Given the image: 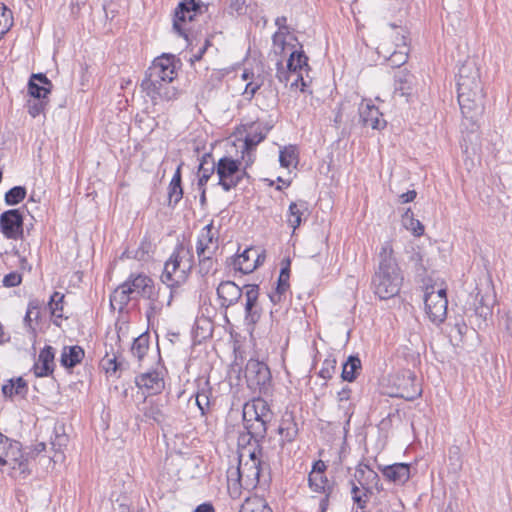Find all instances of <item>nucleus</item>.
I'll use <instances>...</instances> for the list:
<instances>
[{
	"mask_svg": "<svg viewBox=\"0 0 512 512\" xmlns=\"http://www.w3.org/2000/svg\"><path fill=\"white\" fill-rule=\"evenodd\" d=\"M362 370V363L358 355H350L342 365L341 378L343 381L353 382Z\"/></svg>",
	"mask_w": 512,
	"mask_h": 512,
	"instance_id": "35",
	"label": "nucleus"
},
{
	"mask_svg": "<svg viewBox=\"0 0 512 512\" xmlns=\"http://www.w3.org/2000/svg\"><path fill=\"white\" fill-rule=\"evenodd\" d=\"M55 349L46 345L39 353L38 363L34 364L33 371L36 377H48L53 374L55 363Z\"/></svg>",
	"mask_w": 512,
	"mask_h": 512,
	"instance_id": "24",
	"label": "nucleus"
},
{
	"mask_svg": "<svg viewBox=\"0 0 512 512\" xmlns=\"http://www.w3.org/2000/svg\"><path fill=\"white\" fill-rule=\"evenodd\" d=\"M63 302H64V294L60 292H54L50 296V300L48 302V307L50 309V313L52 317L62 318L63 314Z\"/></svg>",
	"mask_w": 512,
	"mask_h": 512,
	"instance_id": "46",
	"label": "nucleus"
},
{
	"mask_svg": "<svg viewBox=\"0 0 512 512\" xmlns=\"http://www.w3.org/2000/svg\"><path fill=\"white\" fill-rule=\"evenodd\" d=\"M216 172V161L211 153H206L202 156L198 167V188L205 187L208 180Z\"/></svg>",
	"mask_w": 512,
	"mask_h": 512,
	"instance_id": "32",
	"label": "nucleus"
},
{
	"mask_svg": "<svg viewBox=\"0 0 512 512\" xmlns=\"http://www.w3.org/2000/svg\"><path fill=\"white\" fill-rule=\"evenodd\" d=\"M211 390L210 388H203L199 390L196 397V405L200 410L202 416L208 414L210 410L211 400H210Z\"/></svg>",
	"mask_w": 512,
	"mask_h": 512,
	"instance_id": "44",
	"label": "nucleus"
},
{
	"mask_svg": "<svg viewBox=\"0 0 512 512\" xmlns=\"http://www.w3.org/2000/svg\"><path fill=\"white\" fill-rule=\"evenodd\" d=\"M106 362L107 363H104L103 365L107 373H115L117 370L122 368V363L118 362L116 357L108 359Z\"/></svg>",
	"mask_w": 512,
	"mask_h": 512,
	"instance_id": "61",
	"label": "nucleus"
},
{
	"mask_svg": "<svg viewBox=\"0 0 512 512\" xmlns=\"http://www.w3.org/2000/svg\"><path fill=\"white\" fill-rule=\"evenodd\" d=\"M68 443V437L62 433V434H59L56 432L55 434V437L53 439H51V446H52V449L55 451V457L57 456L58 453H60L62 451V448L65 447Z\"/></svg>",
	"mask_w": 512,
	"mask_h": 512,
	"instance_id": "57",
	"label": "nucleus"
},
{
	"mask_svg": "<svg viewBox=\"0 0 512 512\" xmlns=\"http://www.w3.org/2000/svg\"><path fill=\"white\" fill-rule=\"evenodd\" d=\"M286 67L290 72H293L296 75V78L291 83V87L298 88L300 85V91L305 92L306 82L304 81L302 75L299 73L304 67H308V57L304 51H293L287 60Z\"/></svg>",
	"mask_w": 512,
	"mask_h": 512,
	"instance_id": "19",
	"label": "nucleus"
},
{
	"mask_svg": "<svg viewBox=\"0 0 512 512\" xmlns=\"http://www.w3.org/2000/svg\"><path fill=\"white\" fill-rule=\"evenodd\" d=\"M308 485L316 493L328 492L334 488V483H330L328 478L322 474L309 473Z\"/></svg>",
	"mask_w": 512,
	"mask_h": 512,
	"instance_id": "40",
	"label": "nucleus"
},
{
	"mask_svg": "<svg viewBox=\"0 0 512 512\" xmlns=\"http://www.w3.org/2000/svg\"><path fill=\"white\" fill-rule=\"evenodd\" d=\"M242 418L243 421L248 422L252 420H263L264 422H271L273 418V412L265 400L256 398L244 404Z\"/></svg>",
	"mask_w": 512,
	"mask_h": 512,
	"instance_id": "14",
	"label": "nucleus"
},
{
	"mask_svg": "<svg viewBox=\"0 0 512 512\" xmlns=\"http://www.w3.org/2000/svg\"><path fill=\"white\" fill-rule=\"evenodd\" d=\"M239 512H273L264 498L259 496L248 497Z\"/></svg>",
	"mask_w": 512,
	"mask_h": 512,
	"instance_id": "41",
	"label": "nucleus"
},
{
	"mask_svg": "<svg viewBox=\"0 0 512 512\" xmlns=\"http://www.w3.org/2000/svg\"><path fill=\"white\" fill-rule=\"evenodd\" d=\"M449 461L450 464L453 466L454 471H458L461 469L462 461L459 447L455 446L449 450Z\"/></svg>",
	"mask_w": 512,
	"mask_h": 512,
	"instance_id": "59",
	"label": "nucleus"
},
{
	"mask_svg": "<svg viewBox=\"0 0 512 512\" xmlns=\"http://www.w3.org/2000/svg\"><path fill=\"white\" fill-rule=\"evenodd\" d=\"M217 298L221 308H229L238 303L244 294V286L240 288L233 281H222L217 287Z\"/></svg>",
	"mask_w": 512,
	"mask_h": 512,
	"instance_id": "15",
	"label": "nucleus"
},
{
	"mask_svg": "<svg viewBox=\"0 0 512 512\" xmlns=\"http://www.w3.org/2000/svg\"><path fill=\"white\" fill-rule=\"evenodd\" d=\"M213 254H202L199 258V272L207 275L213 269Z\"/></svg>",
	"mask_w": 512,
	"mask_h": 512,
	"instance_id": "54",
	"label": "nucleus"
},
{
	"mask_svg": "<svg viewBox=\"0 0 512 512\" xmlns=\"http://www.w3.org/2000/svg\"><path fill=\"white\" fill-rule=\"evenodd\" d=\"M259 291L260 288L257 284L244 285V321L247 325L252 327L260 321L262 316V307L259 303Z\"/></svg>",
	"mask_w": 512,
	"mask_h": 512,
	"instance_id": "11",
	"label": "nucleus"
},
{
	"mask_svg": "<svg viewBox=\"0 0 512 512\" xmlns=\"http://www.w3.org/2000/svg\"><path fill=\"white\" fill-rule=\"evenodd\" d=\"M240 160L223 156L216 162V185L221 186L225 192L235 189L245 177H249L245 168L241 167Z\"/></svg>",
	"mask_w": 512,
	"mask_h": 512,
	"instance_id": "5",
	"label": "nucleus"
},
{
	"mask_svg": "<svg viewBox=\"0 0 512 512\" xmlns=\"http://www.w3.org/2000/svg\"><path fill=\"white\" fill-rule=\"evenodd\" d=\"M298 154L295 146L289 145L280 150L279 162L284 168H289L294 161H297Z\"/></svg>",
	"mask_w": 512,
	"mask_h": 512,
	"instance_id": "48",
	"label": "nucleus"
},
{
	"mask_svg": "<svg viewBox=\"0 0 512 512\" xmlns=\"http://www.w3.org/2000/svg\"><path fill=\"white\" fill-rule=\"evenodd\" d=\"M277 432L281 436V447H283L286 443L293 442L296 439L298 435V426L293 413L285 412V414L282 416Z\"/></svg>",
	"mask_w": 512,
	"mask_h": 512,
	"instance_id": "29",
	"label": "nucleus"
},
{
	"mask_svg": "<svg viewBox=\"0 0 512 512\" xmlns=\"http://www.w3.org/2000/svg\"><path fill=\"white\" fill-rule=\"evenodd\" d=\"M402 220L406 229L411 230L415 236L423 235L424 226L419 220L413 218V213L410 209H407L403 214Z\"/></svg>",
	"mask_w": 512,
	"mask_h": 512,
	"instance_id": "43",
	"label": "nucleus"
},
{
	"mask_svg": "<svg viewBox=\"0 0 512 512\" xmlns=\"http://www.w3.org/2000/svg\"><path fill=\"white\" fill-rule=\"evenodd\" d=\"M46 105L47 101L45 99L33 98V100H29L27 103L28 113L35 118L44 112Z\"/></svg>",
	"mask_w": 512,
	"mask_h": 512,
	"instance_id": "52",
	"label": "nucleus"
},
{
	"mask_svg": "<svg viewBox=\"0 0 512 512\" xmlns=\"http://www.w3.org/2000/svg\"><path fill=\"white\" fill-rule=\"evenodd\" d=\"M308 211L306 201L291 202L288 209V224L295 230L302 223L304 214Z\"/></svg>",
	"mask_w": 512,
	"mask_h": 512,
	"instance_id": "37",
	"label": "nucleus"
},
{
	"mask_svg": "<svg viewBox=\"0 0 512 512\" xmlns=\"http://www.w3.org/2000/svg\"><path fill=\"white\" fill-rule=\"evenodd\" d=\"M289 277L290 263L287 262L286 266H283L280 270V275L277 280L276 289L279 291H287L289 289Z\"/></svg>",
	"mask_w": 512,
	"mask_h": 512,
	"instance_id": "51",
	"label": "nucleus"
},
{
	"mask_svg": "<svg viewBox=\"0 0 512 512\" xmlns=\"http://www.w3.org/2000/svg\"><path fill=\"white\" fill-rule=\"evenodd\" d=\"M378 257L379 264L372 277L371 287L380 300H388L399 294L403 275L390 242L382 245Z\"/></svg>",
	"mask_w": 512,
	"mask_h": 512,
	"instance_id": "2",
	"label": "nucleus"
},
{
	"mask_svg": "<svg viewBox=\"0 0 512 512\" xmlns=\"http://www.w3.org/2000/svg\"><path fill=\"white\" fill-rule=\"evenodd\" d=\"M24 217L20 209H10L0 215V231L7 239L23 237Z\"/></svg>",
	"mask_w": 512,
	"mask_h": 512,
	"instance_id": "12",
	"label": "nucleus"
},
{
	"mask_svg": "<svg viewBox=\"0 0 512 512\" xmlns=\"http://www.w3.org/2000/svg\"><path fill=\"white\" fill-rule=\"evenodd\" d=\"M272 127L273 125L269 122H262L259 120L249 123L247 125L246 136L244 140L245 149H254L266 138Z\"/></svg>",
	"mask_w": 512,
	"mask_h": 512,
	"instance_id": "21",
	"label": "nucleus"
},
{
	"mask_svg": "<svg viewBox=\"0 0 512 512\" xmlns=\"http://www.w3.org/2000/svg\"><path fill=\"white\" fill-rule=\"evenodd\" d=\"M360 121L363 126L381 130L386 126L382 113L371 101L362 102L359 106Z\"/></svg>",
	"mask_w": 512,
	"mask_h": 512,
	"instance_id": "20",
	"label": "nucleus"
},
{
	"mask_svg": "<svg viewBox=\"0 0 512 512\" xmlns=\"http://www.w3.org/2000/svg\"><path fill=\"white\" fill-rule=\"evenodd\" d=\"M262 452L254 449L249 451L248 460L239 456L238 466L228 470V480H235L240 487L250 490L258 485H269L271 482L270 466L262 461Z\"/></svg>",
	"mask_w": 512,
	"mask_h": 512,
	"instance_id": "3",
	"label": "nucleus"
},
{
	"mask_svg": "<svg viewBox=\"0 0 512 512\" xmlns=\"http://www.w3.org/2000/svg\"><path fill=\"white\" fill-rule=\"evenodd\" d=\"M354 480L362 487L364 490V496L367 497L372 494V487L374 486L378 491L382 488H379L380 478L379 475L369 467V465L364 463H359L355 469Z\"/></svg>",
	"mask_w": 512,
	"mask_h": 512,
	"instance_id": "18",
	"label": "nucleus"
},
{
	"mask_svg": "<svg viewBox=\"0 0 512 512\" xmlns=\"http://www.w3.org/2000/svg\"><path fill=\"white\" fill-rule=\"evenodd\" d=\"M150 249L151 242L147 238H144L141 241L138 251L136 252L135 258L143 259L144 255L150 252Z\"/></svg>",
	"mask_w": 512,
	"mask_h": 512,
	"instance_id": "60",
	"label": "nucleus"
},
{
	"mask_svg": "<svg viewBox=\"0 0 512 512\" xmlns=\"http://www.w3.org/2000/svg\"><path fill=\"white\" fill-rule=\"evenodd\" d=\"M149 349V334L147 332L142 333L134 339L131 346V353L138 360H142L147 354Z\"/></svg>",
	"mask_w": 512,
	"mask_h": 512,
	"instance_id": "42",
	"label": "nucleus"
},
{
	"mask_svg": "<svg viewBox=\"0 0 512 512\" xmlns=\"http://www.w3.org/2000/svg\"><path fill=\"white\" fill-rule=\"evenodd\" d=\"M9 465L12 469H18L21 473H25L28 469L27 459L21 452V444L18 441H9L5 453L0 460V466Z\"/></svg>",
	"mask_w": 512,
	"mask_h": 512,
	"instance_id": "17",
	"label": "nucleus"
},
{
	"mask_svg": "<svg viewBox=\"0 0 512 512\" xmlns=\"http://www.w3.org/2000/svg\"><path fill=\"white\" fill-rule=\"evenodd\" d=\"M253 256H256V248H246L237 256L229 258L227 260V265L242 274L252 273L256 269V264L253 262Z\"/></svg>",
	"mask_w": 512,
	"mask_h": 512,
	"instance_id": "25",
	"label": "nucleus"
},
{
	"mask_svg": "<svg viewBox=\"0 0 512 512\" xmlns=\"http://www.w3.org/2000/svg\"><path fill=\"white\" fill-rule=\"evenodd\" d=\"M194 265L192 250L178 243L170 258L164 265L161 280L168 288L179 286L187 279L188 273Z\"/></svg>",
	"mask_w": 512,
	"mask_h": 512,
	"instance_id": "4",
	"label": "nucleus"
},
{
	"mask_svg": "<svg viewBox=\"0 0 512 512\" xmlns=\"http://www.w3.org/2000/svg\"><path fill=\"white\" fill-rule=\"evenodd\" d=\"M336 364L337 361L333 357L326 358L323 363L322 367L318 373L319 377H321L324 380H329L332 378L333 374L336 370Z\"/></svg>",
	"mask_w": 512,
	"mask_h": 512,
	"instance_id": "49",
	"label": "nucleus"
},
{
	"mask_svg": "<svg viewBox=\"0 0 512 512\" xmlns=\"http://www.w3.org/2000/svg\"><path fill=\"white\" fill-rule=\"evenodd\" d=\"M183 198L181 165H179L168 186V203L170 208H175Z\"/></svg>",
	"mask_w": 512,
	"mask_h": 512,
	"instance_id": "33",
	"label": "nucleus"
},
{
	"mask_svg": "<svg viewBox=\"0 0 512 512\" xmlns=\"http://www.w3.org/2000/svg\"><path fill=\"white\" fill-rule=\"evenodd\" d=\"M144 417L152 420L158 425H162L167 420V413L165 411V404L159 401H151L144 409Z\"/></svg>",
	"mask_w": 512,
	"mask_h": 512,
	"instance_id": "36",
	"label": "nucleus"
},
{
	"mask_svg": "<svg viewBox=\"0 0 512 512\" xmlns=\"http://www.w3.org/2000/svg\"><path fill=\"white\" fill-rule=\"evenodd\" d=\"M351 494L353 502L357 505V507L361 510H363L368 502V496H364V492L360 493V488L358 485L354 482V480L351 481Z\"/></svg>",
	"mask_w": 512,
	"mask_h": 512,
	"instance_id": "50",
	"label": "nucleus"
},
{
	"mask_svg": "<svg viewBox=\"0 0 512 512\" xmlns=\"http://www.w3.org/2000/svg\"><path fill=\"white\" fill-rule=\"evenodd\" d=\"M458 103L463 118L464 125L470 127L472 132L479 128V120L484 113L485 93L482 94H457Z\"/></svg>",
	"mask_w": 512,
	"mask_h": 512,
	"instance_id": "9",
	"label": "nucleus"
},
{
	"mask_svg": "<svg viewBox=\"0 0 512 512\" xmlns=\"http://www.w3.org/2000/svg\"><path fill=\"white\" fill-rule=\"evenodd\" d=\"M84 356L85 351L81 346H64L61 351L60 364L66 369H72L81 363Z\"/></svg>",
	"mask_w": 512,
	"mask_h": 512,
	"instance_id": "31",
	"label": "nucleus"
},
{
	"mask_svg": "<svg viewBox=\"0 0 512 512\" xmlns=\"http://www.w3.org/2000/svg\"><path fill=\"white\" fill-rule=\"evenodd\" d=\"M132 299H135V296H132L130 287L124 281L110 295V304L113 309L117 306L119 311H123Z\"/></svg>",
	"mask_w": 512,
	"mask_h": 512,
	"instance_id": "34",
	"label": "nucleus"
},
{
	"mask_svg": "<svg viewBox=\"0 0 512 512\" xmlns=\"http://www.w3.org/2000/svg\"><path fill=\"white\" fill-rule=\"evenodd\" d=\"M125 281L130 287L132 296L135 297L143 298L155 286L152 278L143 273H131Z\"/></svg>",
	"mask_w": 512,
	"mask_h": 512,
	"instance_id": "28",
	"label": "nucleus"
},
{
	"mask_svg": "<svg viewBox=\"0 0 512 512\" xmlns=\"http://www.w3.org/2000/svg\"><path fill=\"white\" fill-rule=\"evenodd\" d=\"M21 282L22 275L16 271H13L4 276L2 284L4 287L11 288L19 286Z\"/></svg>",
	"mask_w": 512,
	"mask_h": 512,
	"instance_id": "56",
	"label": "nucleus"
},
{
	"mask_svg": "<svg viewBox=\"0 0 512 512\" xmlns=\"http://www.w3.org/2000/svg\"><path fill=\"white\" fill-rule=\"evenodd\" d=\"M227 12L230 15H236V16H241V15L246 14V12H247L246 0H229Z\"/></svg>",
	"mask_w": 512,
	"mask_h": 512,
	"instance_id": "53",
	"label": "nucleus"
},
{
	"mask_svg": "<svg viewBox=\"0 0 512 512\" xmlns=\"http://www.w3.org/2000/svg\"><path fill=\"white\" fill-rule=\"evenodd\" d=\"M135 384L140 389H146L149 394H158L165 387L163 377L160 372L156 370L148 371L136 376Z\"/></svg>",
	"mask_w": 512,
	"mask_h": 512,
	"instance_id": "23",
	"label": "nucleus"
},
{
	"mask_svg": "<svg viewBox=\"0 0 512 512\" xmlns=\"http://www.w3.org/2000/svg\"><path fill=\"white\" fill-rule=\"evenodd\" d=\"M475 312L477 315L484 319L492 314L490 306L483 303V297H481L480 306L476 307Z\"/></svg>",
	"mask_w": 512,
	"mask_h": 512,
	"instance_id": "63",
	"label": "nucleus"
},
{
	"mask_svg": "<svg viewBox=\"0 0 512 512\" xmlns=\"http://www.w3.org/2000/svg\"><path fill=\"white\" fill-rule=\"evenodd\" d=\"M411 261L415 265L416 272H418V273H424L425 272V267L423 265V257H422L420 252H415L411 256Z\"/></svg>",
	"mask_w": 512,
	"mask_h": 512,
	"instance_id": "62",
	"label": "nucleus"
},
{
	"mask_svg": "<svg viewBox=\"0 0 512 512\" xmlns=\"http://www.w3.org/2000/svg\"><path fill=\"white\" fill-rule=\"evenodd\" d=\"M208 10V5L204 4L201 0H180L174 10L173 15V31L179 36L188 39L187 23L195 20L198 15H201Z\"/></svg>",
	"mask_w": 512,
	"mask_h": 512,
	"instance_id": "6",
	"label": "nucleus"
},
{
	"mask_svg": "<svg viewBox=\"0 0 512 512\" xmlns=\"http://www.w3.org/2000/svg\"><path fill=\"white\" fill-rule=\"evenodd\" d=\"M176 62L175 55L163 53L153 60L145 72L141 88L153 105L177 99L178 89L172 85L177 76Z\"/></svg>",
	"mask_w": 512,
	"mask_h": 512,
	"instance_id": "1",
	"label": "nucleus"
},
{
	"mask_svg": "<svg viewBox=\"0 0 512 512\" xmlns=\"http://www.w3.org/2000/svg\"><path fill=\"white\" fill-rule=\"evenodd\" d=\"M43 306H44L43 301H41L37 298L31 299L28 302L27 311H26V314L23 319L24 326L34 342L37 337V330H36L35 326H33V324H32L34 321L32 316L34 314L35 309L43 308Z\"/></svg>",
	"mask_w": 512,
	"mask_h": 512,
	"instance_id": "39",
	"label": "nucleus"
},
{
	"mask_svg": "<svg viewBox=\"0 0 512 512\" xmlns=\"http://www.w3.org/2000/svg\"><path fill=\"white\" fill-rule=\"evenodd\" d=\"M322 494H324V497L319 502V511L326 512L329 507L330 498L333 497L334 488L330 489V493L323 492Z\"/></svg>",
	"mask_w": 512,
	"mask_h": 512,
	"instance_id": "64",
	"label": "nucleus"
},
{
	"mask_svg": "<svg viewBox=\"0 0 512 512\" xmlns=\"http://www.w3.org/2000/svg\"><path fill=\"white\" fill-rule=\"evenodd\" d=\"M52 82L43 73L32 74L28 82V93L32 98L45 99L50 93Z\"/></svg>",
	"mask_w": 512,
	"mask_h": 512,
	"instance_id": "27",
	"label": "nucleus"
},
{
	"mask_svg": "<svg viewBox=\"0 0 512 512\" xmlns=\"http://www.w3.org/2000/svg\"><path fill=\"white\" fill-rule=\"evenodd\" d=\"M415 83L413 74L406 70L398 71L394 78V96L403 97L406 102H410L416 94Z\"/></svg>",
	"mask_w": 512,
	"mask_h": 512,
	"instance_id": "16",
	"label": "nucleus"
},
{
	"mask_svg": "<svg viewBox=\"0 0 512 512\" xmlns=\"http://www.w3.org/2000/svg\"><path fill=\"white\" fill-rule=\"evenodd\" d=\"M247 386L254 393L268 394L271 389L272 377L267 364L256 359H250L244 371Z\"/></svg>",
	"mask_w": 512,
	"mask_h": 512,
	"instance_id": "8",
	"label": "nucleus"
},
{
	"mask_svg": "<svg viewBox=\"0 0 512 512\" xmlns=\"http://www.w3.org/2000/svg\"><path fill=\"white\" fill-rule=\"evenodd\" d=\"M377 469L382 473L384 479L394 485L403 486L411 478L412 465L409 463H394L390 465L378 464Z\"/></svg>",
	"mask_w": 512,
	"mask_h": 512,
	"instance_id": "13",
	"label": "nucleus"
},
{
	"mask_svg": "<svg viewBox=\"0 0 512 512\" xmlns=\"http://www.w3.org/2000/svg\"><path fill=\"white\" fill-rule=\"evenodd\" d=\"M269 422L259 421V420H252V421H243L244 428L247 431L246 435H241L239 437V441H245L248 437L247 443H250L251 440H253L256 444L257 450H259V453L262 452L261 443L266 437L267 434V425Z\"/></svg>",
	"mask_w": 512,
	"mask_h": 512,
	"instance_id": "22",
	"label": "nucleus"
},
{
	"mask_svg": "<svg viewBox=\"0 0 512 512\" xmlns=\"http://www.w3.org/2000/svg\"><path fill=\"white\" fill-rule=\"evenodd\" d=\"M12 11L4 4L0 5V40L13 26Z\"/></svg>",
	"mask_w": 512,
	"mask_h": 512,
	"instance_id": "45",
	"label": "nucleus"
},
{
	"mask_svg": "<svg viewBox=\"0 0 512 512\" xmlns=\"http://www.w3.org/2000/svg\"><path fill=\"white\" fill-rule=\"evenodd\" d=\"M484 93L480 68L475 59H467L459 67L457 74V94Z\"/></svg>",
	"mask_w": 512,
	"mask_h": 512,
	"instance_id": "7",
	"label": "nucleus"
},
{
	"mask_svg": "<svg viewBox=\"0 0 512 512\" xmlns=\"http://www.w3.org/2000/svg\"><path fill=\"white\" fill-rule=\"evenodd\" d=\"M218 249V237L213 233V223L207 224L200 232L196 245L197 256L214 254Z\"/></svg>",
	"mask_w": 512,
	"mask_h": 512,
	"instance_id": "26",
	"label": "nucleus"
},
{
	"mask_svg": "<svg viewBox=\"0 0 512 512\" xmlns=\"http://www.w3.org/2000/svg\"><path fill=\"white\" fill-rule=\"evenodd\" d=\"M425 311L429 320L435 325L442 324L447 317L448 299L446 289L437 292H426L424 297Z\"/></svg>",
	"mask_w": 512,
	"mask_h": 512,
	"instance_id": "10",
	"label": "nucleus"
},
{
	"mask_svg": "<svg viewBox=\"0 0 512 512\" xmlns=\"http://www.w3.org/2000/svg\"><path fill=\"white\" fill-rule=\"evenodd\" d=\"M262 85H263V80L260 79V77H257L256 79H252L251 81H249L246 84V87L244 90V95L247 96L248 100H251Z\"/></svg>",
	"mask_w": 512,
	"mask_h": 512,
	"instance_id": "55",
	"label": "nucleus"
},
{
	"mask_svg": "<svg viewBox=\"0 0 512 512\" xmlns=\"http://www.w3.org/2000/svg\"><path fill=\"white\" fill-rule=\"evenodd\" d=\"M28 392L27 382L22 378L18 377L16 379H9L2 386V393L5 397H13L14 395H18L21 397H25Z\"/></svg>",
	"mask_w": 512,
	"mask_h": 512,
	"instance_id": "38",
	"label": "nucleus"
},
{
	"mask_svg": "<svg viewBox=\"0 0 512 512\" xmlns=\"http://www.w3.org/2000/svg\"><path fill=\"white\" fill-rule=\"evenodd\" d=\"M26 197V188L24 186H14L5 194L7 205L14 206L22 202Z\"/></svg>",
	"mask_w": 512,
	"mask_h": 512,
	"instance_id": "47",
	"label": "nucleus"
},
{
	"mask_svg": "<svg viewBox=\"0 0 512 512\" xmlns=\"http://www.w3.org/2000/svg\"><path fill=\"white\" fill-rule=\"evenodd\" d=\"M166 290L161 287H156V285L143 297L148 301V307L145 312V316L148 322L151 321L152 318L160 314L164 307V301L162 299V295L166 294Z\"/></svg>",
	"mask_w": 512,
	"mask_h": 512,
	"instance_id": "30",
	"label": "nucleus"
},
{
	"mask_svg": "<svg viewBox=\"0 0 512 512\" xmlns=\"http://www.w3.org/2000/svg\"><path fill=\"white\" fill-rule=\"evenodd\" d=\"M276 77L277 79L284 84H287L290 80V77L294 75L293 72H290L289 69H285L283 66L282 60H277L276 62Z\"/></svg>",
	"mask_w": 512,
	"mask_h": 512,
	"instance_id": "58",
	"label": "nucleus"
}]
</instances>
